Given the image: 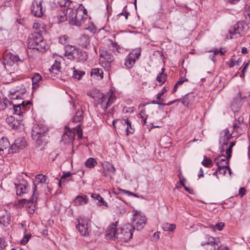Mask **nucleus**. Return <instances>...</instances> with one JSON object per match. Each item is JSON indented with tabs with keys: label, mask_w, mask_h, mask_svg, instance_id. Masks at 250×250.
Segmentation results:
<instances>
[{
	"label": "nucleus",
	"mask_w": 250,
	"mask_h": 250,
	"mask_svg": "<svg viewBox=\"0 0 250 250\" xmlns=\"http://www.w3.org/2000/svg\"><path fill=\"white\" fill-rule=\"evenodd\" d=\"M61 18L62 21L68 20L70 24L77 26H82L87 22L89 23V18L88 17L86 10L82 4L78 7L67 9L65 16H61Z\"/></svg>",
	"instance_id": "1"
},
{
	"label": "nucleus",
	"mask_w": 250,
	"mask_h": 250,
	"mask_svg": "<svg viewBox=\"0 0 250 250\" xmlns=\"http://www.w3.org/2000/svg\"><path fill=\"white\" fill-rule=\"evenodd\" d=\"M65 56L68 59L76 60L78 62H84L87 58L85 52H83L80 49L70 45H65Z\"/></svg>",
	"instance_id": "2"
},
{
	"label": "nucleus",
	"mask_w": 250,
	"mask_h": 250,
	"mask_svg": "<svg viewBox=\"0 0 250 250\" xmlns=\"http://www.w3.org/2000/svg\"><path fill=\"white\" fill-rule=\"evenodd\" d=\"M28 47L42 52L45 49L46 44L41 34L38 32L30 35L27 40Z\"/></svg>",
	"instance_id": "3"
},
{
	"label": "nucleus",
	"mask_w": 250,
	"mask_h": 250,
	"mask_svg": "<svg viewBox=\"0 0 250 250\" xmlns=\"http://www.w3.org/2000/svg\"><path fill=\"white\" fill-rule=\"evenodd\" d=\"M134 228L130 224H126L123 227L118 228L117 231L116 240L122 242H127L132 237Z\"/></svg>",
	"instance_id": "4"
},
{
	"label": "nucleus",
	"mask_w": 250,
	"mask_h": 250,
	"mask_svg": "<svg viewBox=\"0 0 250 250\" xmlns=\"http://www.w3.org/2000/svg\"><path fill=\"white\" fill-rule=\"evenodd\" d=\"M248 29V25L244 21L238 22L233 28L229 30L230 38L231 39L236 38L245 35Z\"/></svg>",
	"instance_id": "5"
},
{
	"label": "nucleus",
	"mask_w": 250,
	"mask_h": 250,
	"mask_svg": "<svg viewBox=\"0 0 250 250\" xmlns=\"http://www.w3.org/2000/svg\"><path fill=\"white\" fill-rule=\"evenodd\" d=\"M87 95L93 98L97 103L101 105L102 108L105 111L108 108L106 95L98 90H95L87 93Z\"/></svg>",
	"instance_id": "6"
},
{
	"label": "nucleus",
	"mask_w": 250,
	"mask_h": 250,
	"mask_svg": "<svg viewBox=\"0 0 250 250\" xmlns=\"http://www.w3.org/2000/svg\"><path fill=\"white\" fill-rule=\"evenodd\" d=\"M141 49L138 48L133 50L125 57V65L128 68H132L137 60H138L141 54Z\"/></svg>",
	"instance_id": "7"
},
{
	"label": "nucleus",
	"mask_w": 250,
	"mask_h": 250,
	"mask_svg": "<svg viewBox=\"0 0 250 250\" xmlns=\"http://www.w3.org/2000/svg\"><path fill=\"white\" fill-rule=\"evenodd\" d=\"M56 59L54 63L51 66V68L49 69L51 77H61V62L64 61L63 57L62 56H56Z\"/></svg>",
	"instance_id": "8"
},
{
	"label": "nucleus",
	"mask_w": 250,
	"mask_h": 250,
	"mask_svg": "<svg viewBox=\"0 0 250 250\" xmlns=\"http://www.w3.org/2000/svg\"><path fill=\"white\" fill-rule=\"evenodd\" d=\"M3 64L6 69H7V66H13L16 62H22L18 55L8 51L3 53Z\"/></svg>",
	"instance_id": "9"
},
{
	"label": "nucleus",
	"mask_w": 250,
	"mask_h": 250,
	"mask_svg": "<svg viewBox=\"0 0 250 250\" xmlns=\"http://www.w3.org/2000/svg\"><path fill=\"white\" fill-rule=\"evenodd\" d=\"M146 219L145 216L141 215L139 213L135 212L134 213L132 218V225L134 229L141 230L146 225Z\"/></svg>",
	"instance_id": "10"
},
{
	"label": "nucleus",
	"mask_w": 250,
	"mask_h": 250,
	"mask_svg": "<svg viewBox=\"0 0 250 250\" xmlns=\"http://www.w3.org/2000/svg\"><path fill=\"white\" fill-rule=\"evenodd\" d=\"M90 224V221L88 219L81 218L78 220L76 228L82 235L86 236L89 235Z\"/></svg>",
	"instance_id": "11"
},
{
	"label": "nucleus",
	"mask_w": 250,
	"mask_h": 250,
	"mask_svg": "<svg viewBox=\"0 0 250 250\" xmlns=\"http://www.w3.org/2000/svg\"><path fill=\"white\" fill-rule=\"evenodd\" d=\"M100 63L105 67L110 66V63L113 61V56L109 53L106 50L100 49Z\"/></svg>",
	"instance_id": "12"
},
{
	"label": "nucleus",
	"mask_w": 250,
	"mask_h": 250,
	"mask_svg": "<svg viewBox=\"0 0 250 250\" xmlns=\"http://www.w3.org/2000/svg\"><path fill=\"white\" fill-rule=\"evenodd\" d=\"M26 143L24 137H20L15 140L14 143L8 149V153H17L24 148Z\"/></svg>",
	"instance_id": "13"
},
{
	"label": "nucleus",
	"mask_w": 250,
	"mask_h": 250,
	"mask_svg": "<svg viewBox=\"0 0 250 250\" xmlns=\"http://www.w3.org/2000/svg\"><path fill=\"white\" fill-rule=\"evenodd\" d=\"M205 241L201 242L202 246L208 245L210 246V248L207 249V250H219L220 244L218 239L215 238L208 235H205Z\"/></svg>",
	"instance_id": "14"
},
{
	"label": "nucleus",
	"mask_w": 250,
	"mask_h": 250,
	"mask_svg": "<svg viewBox=\"0 0 250 250\" xmlns=\"http://www.w3.org/2000/svg\"><path fill=\"white\" fill-rule=\"evenodd\" d=\"M32 132V135L37 137L36 145L38 147H41V149L44 148L47 144L45 131L38 132L33 130Z\"/></svg>",
	"instance_id": "15"
},
{
	"label": "nucleus",
	"mask_w": 250,
	"mask_h": 250,
	"mask_svg": "<svg viewBox=\"0 0 250 250\" xmlns=\"http://www.w3.org/2000/svg\"><path fill=\"white\" fill-rule=\"evenodd\" d=\"M9 103L12 104L13 108L14 110L15 114L18 115H21L23 112L27 110V105L31 104L30 101H22L21 104H14L12 102H9Z\"/></svg>",
	"instance_id": "16"
},
{
	"label": "nucleus",
	"mask_w": 250,
	"mask_h": 250,
	"mask_svg": "<svg viewBox=\"0 0 250 250\" xmlns=\"http://www.w3.org/2000/svg\"><path fill=\"white\" fill-rule=\"evenodd\" d=\"M16 188V194L18 196L23 197L27 192L28 184L25 180H22L19 183L15 184Z\"/></svg>",
	"instance_id": "17"
},
{
	"label": "nucleus",
	"mask_w": 250,
	"mask_h": 250,
	"mask_svg": "<svg viewBox=\"0 0 250 250\" xmlns=\"http://www.w3.org/2000/svg\"><path fill=\"white\" fill-rule=\"evenodd\" d=\"M231 137V133L229 132V131L228 129L226 128L224 129L221 133V136L220 137L219 142L220 143L222 144V147L223 146V148H221V152H223L225 151L224 146H227L228 142L229 140Z\"/></svg>",
	"instance_id": "18"
},
{
	"label": "nucleus",
	"mask_w": 250,
	"mask_h": 250,
	"mask_svg": "<svg viewBox=\"0 0 250 250\" xmlns=\"http://www.w3.org/2000/svg\"><path fill=\"white\" fill-rule=\"evenodd\" d=\"M116 123H125V125H127L126 127V135H128L129 134H133L134 133V129L132 128L131 126V122L128 119H115L113 121L112 124L114 128L115 129L116 128V126L115 125Z\"/></svg>",
	"instance_id": "19"
},
{
	"label": "nucleus",
	"mask_w": 250,
	"mask_h": 250,
	"mask_svg": "<svg viewBox=\"0 0 250 250\" xmlns=\"http://www.w3.org/2000/svg\"><path fill=\"white\" fill-rule=\"evenodd\" d=\"M116 223H112L107 228L105 234L106 239H116V234L118 229Z\"/></svg>",
	"instance_id": "20"
},
{
	"label": "nucleus",
	"mask_w": 250,
	"mask_h": 250,
	"mask_svg": "<svg viewBox=\"0 0 250 250\" xmlns=\"http://www.w3.org/2000/svg\"><path fill=\"white\" fill-rule=\"evenodd\" d=\"M75 130L68 129L62 134V141L64 144H70L73 142L75 139Z\"/></svg>",
	"instance_id": "21"
},
{
	"label": "nucleus",
	"mask_w": 250,
	"mask_h": 250,
	"mask_svg": "<svg viewBox=\"0 0 250 250\" xmlns=\"http://www.w3.org/2000/svg\"><path fill=\"white\" fill-rule=\"evenodd\" d=\"M26 91V90L24 87L14 90L13 91L10 92L9 95V98L12 100L18 99L22 100L24 98Z\"/></svg>",
	"instance_id": "22"
},
{
	"label": "nucleus",
	"mask_w": 250,
	"mask_h": 250,
	"mask_svg": "<svg viewBox=\"0 0 250 250\" xmlns=\"http://www.w3.org/2000/svg\"><path fill=\"white\" fill-rule=\"evenodd\" d=\"M42 7L41 2L34 1L31 7V11L32 13L36 17H41L42 14Z\"/></svg>",
	"instance_id": "23"
},
{
	"label": "nucleus",
	"mask_w": 250,
	"mask_h": 250,
	"mask_svg": "<svg viewBox=\"0 0 250 250\" xmlns=\"http://www.w3.org/2000/svg\"><path fill=\"white\" fill-rule=\"evenodd\" d=\"M245 96H242L240 93H239L236 97L234 99L233 102L231 104V108L233 111L237 112L238 108L242 105V103L245 98Z\"/></svg>",
	"instance_id": "24"
},
{
	"label": "nucleus",
	"mask_w": 250,
	"mask_h": 250,
	"mask_svg": "<svg viewBox=\"0 0 250 250\" xmlns=\"http://www.w3.org/2000/svg\"><path fill=\"white\" fill-rule=\"evenodd\" d=\"M229 159L225 155H221L216 157L214 160V163L219 167H227L229 165Z\"/></svg>",
	"instance_id": "25"
},
{
	"label": "nucleus",
	"mask_w": 250,
	"mask_h": 250,
	"mask_svg": "<svg viewBox=\"0 0 250 250\" xmlns=\"http://www.w3.org/2000/svg\"><path fill=\"white\" fill-rule=\"evenodd\" d=\"M47 177L45 175L42 174H38L35 176L34 181V195H35L37 185L40 183L47 184Z\"/></svg>",
	"instance_id": "26"
},
{
	"label": "nucleus",
	"mask_w": 250,
	"mask_h": 250,
	"mask_svg": "<svg viewBox=\"0 0 250 250\" xmlns=\"http://www.w3.org/2000/svg\"><path fill=\"white\" fill-rule=\"evenodd\" d=\"M194 99V96L192 94H188L186 95L183 99H179V101H180L182 104L188 107V105L190 104Z\"/></svg>",
	"instance_id": "27"
},
{
	"label": "nucleus",
	"mask_w": 250,
	"mask_h": 250,
	"mask_svg": "<svg viewBox=\"0 0 250 250\" xmlns=\"http://www.w3.org/2000/svg\"><path fill=\"white\" fill-rule=\"evenodd\" d=\"M10 146V143L6 138L2 137L0 139V154H2L1 152L6 150Z\"/></svg>",
	"instance_id": "28"
},
{
	"label": "nucleus",
	"mask_w": 250,
	"mask_h": 250,
	"mask_svg": "<svg viewBox=\"0 0 250 250\" xmlns=\"http://www.w3.org/2000/svg\"><path fill=\"white\" fill-rule=\"evenodd\" d=\"M88 198L86 195L78 196L74 200L75 205H83L87 203Z\"/></svg>",
	"instance_id": "29"
},
{
	"label": "nucleus",
	"mask_w": 250,
	"mask_h": 250,
	"mask_svg": "<svg viewBox=\"0 0 250 250\" xmlns=\"http://www.w3.org/2000/svg\"><path fill=\"white\" fill-rule=\"evenodd\" d=\"M71 174L70 172H67L63 173L59 182V186L60 188H62V185H64L66 182L69 181V179H68V178L71 176Z\"/></svg>",
	"instance_id": "30"
},
{
	"label": "nucleus",
	"mask_w": 250,
	"mask_h": 250,
	"mask_svg": "<svg viewBox=\"0 0 250 250\" xmlns=\"http://www.w3.org/2000/svg\"><path fill=\"white\" fill-rule=\"evenodd\" d=\"M90 76L93 77H100L103 78L104 72L101 68H94L92 69L90 72Z\"/></svg>",
	"instance_id": "31"
},
{
	"label": "nucleus",
	"mask_w": 250,
	"mask_h": 250,
	"mask_svg": "<svg viewBox=\"0 0 250 250\" xmlns=\"http://www.w3.org/2000/svg\"><path fill=\"white\" fill-rule=\"evenodd\" d=\"M72 70L73 72L72 78H81L85 74L84 71L76 69L75 67H73Z\"/></svg>",
	"instance_id": "32"
},
{
	"label": "nucleus",
	"mask_w": 250,
	"mask_h": 250,
	"mask_svg": "<svg viewBox=\"0 0 250 250\" xmlns=\"http://www.w3.org/2000/svg\"><path fill=\"white\" fill-rule=\"evenodd\" d=\"M89 42L90 40L88 36L86 35H83L80 38V43L82 46L84 47H86L89 45Z\"/></svg>",
	"instance_id": "33"
},
{
	"label": "nucleus",
	"mask_w": 250,
	"mask_h": 250,
	"mask_svg": "<svg viewBox=\"0 0 250 250\" xmlns=\"http://www.w3.org/2000/svg\"><path fill=\"white\" fill-rule=\"evenodd\" d=\"M83 119V111L78 109L73 119V122L77 123L81 121Z\"/></svg>",
	"instance_id": "34"
},
{
	"label": "nucleus",
	"mask_w": 250,
	"mask_h": 250,
	"mask_svg": "<svg viewBox=\"0 0 250 250\" xmlns=\"http://www.w3.org/2000/svg\"><path fill=\"white\" fill-rule=\"evenodd\" d=\"M33 195H34L33 194ZM37 201V197H34V196H33L32 197H31L29 200H27L26 199H22L19 201V203L21 205V206H23L24 205H26V203L30 204L31 203L33 204L34 202H36Z\"/></svg>",
	"instance_id": "35"
},
{
	"label": "nucleus",
	"mask_w": 250,
	"mask_h": 250,
	"mask_svg": "<svg viewBox=\"0 0 250 250\" xmlns=\"http://www.w3.org/2000/svg\"><path fill=\"white\" fill-rule=\"evenodd\" d=\"M71 3V1H70L69 0H62L59 2V4L61 7H62L64 6V7H66V9L65 10H64V14H66V10L67 9L72 8L70 7V5Z\"/></svg>",
	"instance_id": "36"
},
{
	"label": "nucleus",
	"mask_w": 250,
	"mask_h": 250,
	"mask_svg": "<svg viewBox=\"0 0 250 250\" xmlns=\"http://www.w3.org/2000/svg\"><path fill=\"white\" fill-rule=\"evenodd\" d=\"M85 166L88 168H93L97 165V161L93 158H88L85 162Z\"/></svg>",
	"instance_id": "37"
},
{
	"label": "nucleus",
	"mask_w": 250,
	"mask_h": 250,
	"mask_svg": "<svg viewBox=\"0 0 250 250\" xmlns=\"http://www.w3.org/2000/svg\"><path fill=\"white\" fill-rule=\"evenodd\" d=\"M243 117H238L236 122L233 124V126L234 130L237 131L238 128H239L241 125H243Z\"/></svg>",
	"instance_id": "38"
},
{
	"label": "nucleus",
	"mask_w": 250,
	"mask_h": 250,
	"mask_svg": "<svg viewBox=\"0 0 250 250\" xmlns=\"http://www.w3.org/2000/svg\"><path fill=\"white\" fill-rule=\"evenodd\" d=\"M163 229L164 231H173L176 228L175 224H170L168 223L164 224L162 226Z\"/></svg>",
	"instance_id": "39"
},
{
	"label": "nucleus",
	"mask_w": 250,
	"mask_h": 250,
	"mask_svg": "<svg viewBox=\"0 0 250 250\" xmlns=\"http://www.w3.org/2000/svg\"><path fill=\"white\" fill-rule=\"evenodd\" d=\"M96 196V199L100 203V206H107V203L104 200V198L99 194H92L91 195V197H94Z\"/></svg>",
	"instance_id": "40"
},
{
	"label": "nucleus",
	"mask_w": 250,
	"mask_h": 250,
	"mask_svg": "<svg viewBox=\"0 0 250 250\" xmlns=\"http://www.w3.org/2000/svg\"><path fill=\"white\" fill-rule=\"evenodd\" d=\"M83 24L84 25V29L88 30L92 32H95L96 28L93 23L90 21V18H89V23L87 22L86 23H83Z\"/></svg>",
	"instance_id": "41"
},
{
	"label": "nucleus",
	"mask_w": 250,
	"mask_h": 250,
	"mask_svg": "<svg viewBox=\"0 0 250 250\" xmlns=\"http://www.w3.org/2000/svg\"><path fill=\"white\" fill-rule=\"evenodd\" d=\"M188 79H180V80L178 81L174 86L172 90V93L176 92L179 86L181 85L184 82L188 81Z\"/></svg>",
	"instance_id": "42"
},
{
	"label": "nucleus",
	"mask_w": 250,
	"mask_h": 250,
	"mask_svg": "<svg viewBox=\"0 0 250 250\" xmlns=\"http://www.w3.org/2000/svg\"><path fill=\"white\" fill-rule=\"evenodd\" d=\"M212 164L210 159L207 158L206 156H204V160L202 162V164L206 167H209Z\"/></svg>",
	"instance_id": "43"
},
{
	"label": "nucleus",
	"mask_w": 250,
	"mask_h": 250,
	"mask_svg": "<svg viewBox=\"0 0 250 250\" xmlns=\"http://www.w3.org/2000/svg\"><path fill=\"white\" fill-rule=\"evenodd\" d=\"M116 99L115 94L113 92H111L109 97L107 99V102L108 104V106H110V104H112Z\"/></svg>",
	"instance_id": "44"
},
{
	"label": "nucleus",
	"mask_w": 250,
	"mask_h": 250,
	"mask_svg": "<svg viewBox=\"0 0 250 250\" xmlns=\"http://www.w3.org/2000/svg\"><path fill=\"white\" fill-rule=\"evenodd\" d=\"M59 42L62 44H65L68 42V38L65 36H62L59 39Z\"/></svg>",
	"instance_id": "45"
},
{
	"label": "nucleus",
	"mask_w": 250,
	"mask_h": 250,
	"mask_svg": "<svg viewBox=\"0 0 250 250\" xmlns=\"http://www.w3.org/2000/svg\"><path fill=\"white\" fill-rule=\"evenodd\" d=\"M42 79H36V81H34V79H32V89L35 90L40 85V81Z\"/></svg>",
	"instance_id": "46"
},
{
	"label": "nucleus",
	"mask_w": 250,
	"mask_h": 250,
	"mask_svg": "<svg viewBox=\"0 0 250 250\" xmlns=\"http://www.w3.org/2000/svg\"><path fill=\"white\" fill-rule=\"evenodd\" d=\"M4 218H5V220L3 221L2 220V217L0 218V224H2L3 225H5L6 224H9V221H10V217L8 215H4L3 216Z\"/></svg>",
	"instance_id": "47"
},
{
	"label": "nucleus",
	"mask_w": 250,
	"mask_h": 250,
	"mask_svg": "<svg viewBox=\"0 0 250 250\" xmlns=\"http://www.w3.org/2000/svg\"><path fill=\"white\" fill-rule=\"evenodd\" d=\"M104 168L106 169L108 172L114 174L115 172V168L112 165L109 164L106 165Z\"/></svg>",
	"instance_id": "48"
},
{
	"label": "nucleus",
	"mask_w": 250,
	"mask_h": 250,
	"mask_svg": "<svg viewBox=\"0 0 250 250\" xmlns=\"http://www.w3.org/2000/svg\"><path fill=\"white\" fill-rule=\"evenodd\" d=\"M31 234H28L27 235H25L23 238L21 239V243L22 244H26L29 239V238L31 237Z\"/></svg>",
	"instance_id": "49"
},
{
	"label": "nucleus",
	"mask_w": 250,
	"mask_h": 250,
	"mask_svg": "<svg viewBox=\"0 0 250 250\" xmlns=\"http://www.w3.org/2000/svg\"><path fill=\"white\" fill-rule=\"evenodd\" d=\"M7 102L9 103V101L3 102L0 98V110H3L6 107H8L7 103Z\"/></svg>",
	"instance_id": "50"
},
{
	"label": "nucleus",
	"mask_w": 250,
	"mask_h": 250,
	"mask_svg": "<svg viewBox=\"0 0 250 250\" xmlns=\"http://www.w3.org/2000/svg\"><path fill=\"white\" fill-rule=\"evenodd\" d=\"M167 77V73H165V69L162 68L161 73H160L158 74L156 78H157V79L165 78Z\"/></svg>",
	"instance_id": "51"
},
{
	"label": "nucleus",
	"mask_w": 250,
	"mask_h": 250,
	"mask_svg": "<svg viewBox=\"0 0 250 250\" xmlns=\"http://www.w3.org/2000/svg\"><path fill=\"white\" fill-rule=\"evenodd\" d=\"M214 52V55H217L218 53H220L221 55H223L227 52L226 48H221L220 50H215L213 51Z\"/></svg>",
	"instance_id": "52"
},
{
	"label": "nucleus",
	"mask_w": 250,
	"mask_h": 250,
	"mask_svg": "<svg viewBox=\"0 0 250 250\" xmlns=\"http://www.w3.org/2000/svg\"><path fill=\"white\" fill-rule=\"evenodd\" d=\"M166 90L165 88H163L161 91L159 92L157 95V99L159 100H161V96L166 92Z\"/></svg>",
	"instance_id": "53"
},
{
	"label": "nucleus",
	"mask_w": 250,
	"mask_h": 250,
	"mask_svg": "<svg viewBox=\"0 0 250 250\" xmlns=\"http://www.w3.org/2000/svg\"><path fill=\"white\" fill-rule=\"evenodd\" d=\"M231 152H232V148L229 147L226 151V153L227 154L226 157L227 158H228L229 159L230 158V157L231 156Z\"/></svg>",
	"instance_id": "54"
},
{
	"label": "nucleus",
	"mask_w": 250,
	"mask_h": 250,
	"mask_svg": "<svg viewBox=\"0 0 250 250\" xmlns=\"http://www.w3.org/2000/svg\"><path fill=\"white\" fill-rule=\"evenodd\" d=\"M139 116L142 119L147 118V115L146 114V110L145 109H142L140 111Z\"/></svg>",
	"instance_id": "55"
},
{
	"label": "nucleus",
	"mask_w": 250,
	"mask_h": 250,
	"mask_svg": "<svg viewBox=\"0 0 250 250\" xmlns=\"http://www.w3.org/2000/svg\"><path fill=\"white\" fill-rule=\"evenodd\" d=\"M77 133L78 139H81L82 138L83 132L82 128L79 126L77 128Z\"/></svg>",
	"instance_id": "56"
},
{
	"label": "nucleus",
	"mask_w": 250,
	"mask_h": 250,
	"mask_svg": "<svg viewBox=\"0 0 250 250\" xmlns=\"http://www.w3.org/2000/svg\"><path fill=\"white\" fill-rule=\"evenodd\" d=\"M225 225L224 223L220 222L216 224L215 227L218 230H221L224 228Z\"/></svg>",
	"instance_id": "57"
},
{
	"label": "nucleus",
	"mask_w": 250,
	"mask_h": 250,
	"mask_svg": "<svg viewBox=\"0 0 250 250\" xmlns=\"http://www.w3.org/2000/svg\"><path fill=\"white\" fill-rule=\"evenodd\" d=\"M249 64L246 63L242 70V73L240 75V77H244V73L247 71Z\"/></svg>",
	"instance_id": "58"
},
{
	"label": "nucleus",
	"mask_w": 250,
	"mask_h": 250,
	"mask_svg": "<svg viewBox=\"0 0 250 250\" xmlns=\"http://www.w3.org/2000/svg\"><path fill=\"white\" fill-rule=\"evenodd\" d=\"M180 183L181 185L185 189L186 191H187L189 193H192V192L193 191V190L192 189H190L189 188L186 187L184 184L183 182H182V181H180Z\"/></svg>",
	"instance_id": "59"
},
{
	"label": "nucleus",
	"mask_w": 250,
	"mask_h": 250,
	"mask_svg": "<svg viewBox=\"0 0 250 250\" xmlns=\"http://www.w3.org/2000/svg\"><path fill=\"white\" fill-rule=\"evenodd\" d=\"M19 123L17 121H14L11 124L10 126L13 128L15 129L18 127Z\"/></svg>",
	"instance_id": "60"
},
{
	"label": "nucleus",
	"mask_w": 250,
	"mask_h": 250,
	"mask_svg": "<svg viewBox=\"0 0 250 250\" xmlns=\"http://www.w3.org/2000/svg\"><path fill=\"white\" fill-rule=\"evenodd\" d=\"M246 192V189L244 188H241L239 189V194L241 196V197H242Z\"/></svg>",
	"instance_id": "61"
},
{
	"label": "nucleus",
	"mask_w": 250,
	"mask_h": 250,
	"mask_svg": "<svg viewBox=\"0 0 250 250\" xmlns=\"http://www.w3.org/2000/svg\"><path fill=\"white\" fill-rule=\"evenodd\" d=\"M227 173V167H222L219 171V173L225 175Z\"/></svg>",
	"instance_id": "62"
},
{
	"label": "nucleus",
	"mask_w": 250,
	"mask_h": 250,
	"mask_svg": "<svg viewBox=\"0 0 250 250\" xmlns=\"http://www.w3.org/2000/svg\"><path fill=\"white\" fill-rule=\"evenodd\" d=\"M36 77H38V78H42V76L39 73H34L33 75L30 77V78H35Z\"/></svg>",
	"instance_id": "63"
},
{
	"label": "nucleus",
	"mask_w": 250,
	"mask_h": 250,
	"mask_svg": "<svg viewBox=\"0 0 250 250\" xmlns=\"http://www.w3.org/2000/svg\"><path fill=\"white\" fill-rule=\"evenodd\" d=\"M14 121H15V120L12 116H10V117L7 118L6 119V122L8 124H9V125H10L11 124H12V123L13 122H14Z\"/></svg>",
	"instance_id": "64"
}]
</instances>
